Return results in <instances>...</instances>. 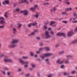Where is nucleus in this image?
Returning <instances> with one entry per match:
<instances>
[{
  "instance_id": "3c124183",
  "label": "nucleus",
  "mask_w": 77,
  "mask_h": 77,
  "mask_svg": "<svg viewBox=\"0 0 77 77\" xmlns=\"http://www.w3.org/2000/svg\"><path fill=\"white\" fill-rule=\"evenodd\" d=\"M66 11L67 12V11H69L68 8H66L65 9Z\"/></svg>"
},
{
  "instance_id": "1a4fd4ad",
  "label": "nucleus",
  "mask_w": 77,
  "mask_h": 77,
  "mask_svg": "<svg viewBox=\"0 0 77 77\" xmlns=\"http://www.w3.org/2000/svg\"><path fill=\"white\" fill-rule=\"evenodd\" d=\"M10 2L9 0H5L4 2H3L2 4L3 5H5V3H6L7 4H8Z\"/></svg>"
},
{
  "instance_id": "e433bc0d",
  "label": "nucleus",
  "mask_w": 77,
  "mask_h": 77,
  "mask_svg": "<svg viewBox=\"0 0 77 77\" xmlns=\"http://www.w3.org/2000/svg\"><path fill=\"white\" fill-rule=\"evenodd\" d=\"M31 65L32 68H35V66L33 64H31Z\"/></svg>"
},
{
  "instance_id": "f03ea898",
  "label": "nucleus",
  "mask_w": 77,
  "mask_h": 77,
  "mask_svg": "<svg viewBox=\"0 0 77 77\" xmlns=\"http://www.w3.org/2000/svg\"><path fill=\"white\" fill-rule=\"evenodd\" d=\"M19 61L20 63H21L22 65H24V64H26L24 66V67L26 68V67H27L28 66V64H29V62L26 61L24 62L23 61L22 58L19 59Z\"/></svg>"
},
{
  "instance_id": "f257e3e1",
  "label": "nucleus",
  "mask_w": 77,
  "mask_h": 77,
  "mask_svg": "<svg viewBox=\"0 0 77 77\" xmlns=\"http://www.w3.org/2000/svg\"><path fill=\"white\" fill-rule=\"evenodd\" d=\"M19 41L18 39H13L12 42H11V44L8 45V47H9V48H13L16 47L17 45L14 44L17 43Z\"/></svg>"
},
{
  "instance_id": "774afa93",
  "label": "nucleus",
  "mask_w": 77,
  "mask_h": 77,
  "mask_svg": "<svg viewBox=\"0 0 77 77\" xmlns=\"http://www.w3.org/2000/svg\"><path fill=\"white\" fill-rule=\"evenodd\" d=\"M51 28H48V30H51Z\"/></svg>"
},
{
  "instance_id": "864d4df0",
  "label": "nucleus",
  "mask_w": 77,
  "mask_h": 77,
  "mask_svg": "<svg viewBox=\"0 0 77 77\" xmlns=\"http://www.w3.org/2000/svg\"><path fill=\"white\" fill-rule=\"evenodd\" d=\"M48 22H47L45 23V25H47V24H48Z\"/></svg>"
},
{
  "instance_id": "680f3d73",
  "label": "nucleus",
  "mask_w": 77,
  "mask_h": 77,
  "mask_svg": "<svg viewBox=\"0 0 77 77\" xmlns=\"http://www.w3.org/2000/svg\"><path fill=\"white\" fill-rule=\"evenodd\" d=\"M59 44H57V45H56V47H59Z\"/></svg>"
},
{
  "instance_id": "473e14b6",
  "label": "nucleus",
  "mask_w": 77,
  "mask_h": 77,
  "mask_svg": "<svg viewBox=\"0 0 77 77\" xmlns=\"http://www.w3.org/2000/svg\"><path fill=\"white\" fill-rule=\"evenodd\" d=\"M72 23H77V20L72 21Z\"/></svg>"
},
{
  "instance_id": "4468645a",
  "label": "nucleus",
  "mask_w": 77,
  "mask_h": 77,
  "mask_svg": "<svg viewBox=\"0 0 77 77\" xmlns=\"http://www.w3.org/2000/svg\"><path fill=\"white\" fill-rule=\"evenodd\" d=\"M53 10L54 11H56V8L55 7H54L53 8H52L51 9V11H52V10Z\"/></svg>"
},
{
  "instance_id": "8fccbe9b",
  "label": "nucleus",
  "mask_w": 77,
  "mask_h": 77,
  "mask_svg": "<svg viewBox=\"0 0 77 77\" xmlns=\"http://www.w3.org/2000/svg\"><path fill=\"white\" fill-rule=\"evenodd\" d=\"M68 62H69L68 61V60H67L65 61L66 63H68Z\"/></svg>"
},
{
  "instance_id": "09e8293b",
  "label": "nucleus",
  "mask_w": 77,
  "mask_h": 77,
  "mask_svg": "<svg viewBox=\"0 0 77 77\" xmlns=\"http://www.w3.org/2000/svg\"><path fill=\"white\" fill-rule=\"evenodd\" d=\"M2 74H4V75H5L6 74V73H5V71H2Z\"/></svg>"
},
{
  "instance_id": "5701e85b",
  "label": "nucleus",
  "mask_w": 77,
  "mask_h": 77,
  "mask_svg": "<svg viewBox=\"0 0 77 77\" xmlns=\"http://www.w3.org/2000/svg\"><path fill=\"white\" fill-rule=\"evenodd\" d=\"M73 14L74 17H77V13H75V12H73Z\"/></svg>"
},
{
  "instance_id": "bf43d9fd",
  "label": "nucleus",
  "mask_w": 77,
  "mask_h": 77,
  "mask_svg": "<svg viewBox=\"0 0 77 77\" xmlns=\"http://www.w3.org/2000/svg\"><path fill=\"white\" fill-rule=\"evenodd\" d=\"M77 19V17H74L73 18V20H75Z\"/></svg>"
},
{
  "instance_id": "a211bd4d",
  "label": "nucleus",
  "mask_w": 77,
  "mask_h": 77,
  "mask_svg": "<svg viewBox=\"0 0 77 77\" xmlns=\"http://www.w3.org/2000/svg\"><path fill=\"white\" fill-rule=\"evenodd\" d=\"M17 32V30L15 28H14L13 29V33H15Z\"/></svg>"
},
{
  "instance_id": "4be33fe9",
  "label": "nucleus",
  "mask_w": 77,
  "mask_h": 77,
  "mask_svg": "<svg viewBox=\"0 0 77 77\" xmlns=\"http://www.w3.org/2000/svg\"><path fill=\"white\" fill-rule=\"evenodd\" d=\"M34 17H35L36 18H38V17H39V15L38 14H35L34 15Z\"/></svg>"
},
{
  "instance_id": "49530a36",
  "label": "nucleus",
  "mask_w": 77,
  "mask_h": 77,
  "mask_svg": "<svg viewBox=\"0 0 77 77\" xmlns=\"http://www.w3.org/2000/svg\"><path fill=\"white\" fill-rule=\"evenodd\" d=\"M65 3H66L67 5H69V4H70L69 2H66Z\"/></svg>"
},
{
  "instance_id": "6e6d98bb",
  "label": "nucleus",
  "mask_w": 77,
  "mask_h": 77,
  "mask_svg": "<svg viewBox=\"0 0 77 77\" xmlns=\"http://www.w3.org/2000/svg\"><path fill=\"white\" fill-rule=\"evenodd\" d=\"M3 54H1L0 55V57H3Z\"/></svg>"
},
{
  "instance_id": "a19ab883",
  "label": "nucleus",
  "mask_w": 77,
  "mask_h": 77,
  "mask_svg": "<svg viewBox=\"0 0 77 77\" xmlns=\"http://www.w3.org/2000/svg\"><path fill=\"white\" fill-rule=\"evenodd\" d=\"M62 22L65 23V24H66V23H67V21H62Z\"/></svg>"
},
{
  "instance_id": "f704fd0d",
  "label": "nucleus",
  "mask_w": 77,
  "mask_h": 77,
  "mask_svg": "<svg viewBox=\"0 0 77 77\" xmlns=\"http://www.w3.org/2000/svg\"><path fill=\"white\" fill-rule=\"evenodd\" d=\"M44 5H49V3H44L43 4Z\"/></svg>"
},
{
  "instance_id": "f8f14e48",
  "label": "nucleus",
  "mask_w": 77,
  "mask_h": 77,
  "mask_svg": "<svg viewBox=\"0 0 77 77\" xmlns=\"http://www.w3.org/2000/svg\"><path fill=\"white\" fill-rule=\"evenodd\" d=\"M73 33V32L71 31L67 33V36H71L72 35Z\"/></svg>"
},
{
  "instance_id": "cd10ccee",
  "label": "nucleus",
  "mask_w": 77,
  "mask_h": 77,
  "mask_svg": "<svg viewBox=\"0 0 77 77\" xmlns=\"http://www.w3.org/2000/svg\"><path fill=\"white\" fill-rule=\"evenodd\" d=\"M30 10L32 11H35V9L34 8H30Z\"/></svg>"
},
{
  "instance_id": "4d7b16f0",
  "label": "nucleus",
  "mask_w": 77,
  "mask_h": 77,
  "mask_svg": "<svg viewBox=\"0 0 77 77\" xmlns=\"http://www.w3.org/2000/svg\"><path fill=\"white\" fill-rule=\"evenodd\" d=\"M34 56V57H37V55L35 54V55Z\"/></svg>"
},
{
  "instance_id": "c85d7f7f",
  "label": "nucleus",
  "mask_w": 77,
  "mask_h": 77,
  "mask_svg": "<svg viewBox=\"0 0 77 77\" xmlns=\"http://www.w3.org/2000/svg\"><path fill=\"white\" fill-rule=\"evenodd\" d=\"M45 49L46 51H49V50H50V49H49V48H45Z\"/></svg>"
},
{
  "instance_id": "603ef678",
  "label": "nucleus",
  "mask_w": 77,
  "mask_h": 77,
  "mask_svg": "<svg viewBox=\"0 0 77 77\" xmlns=\"http://www.w3.org/2000/svg\"><path fill=\"white\" fill-rule=\"evenodd\" d=\"M43 50V48H42L39 49V51H41V50Z\"/></svg>"
},
{
  "instance_id": "5fc2aeb1",
  "label": "nucleus",
  "mask_w": 77,
  "mask_h": 77,
  "mask_svg": "<svg viewBox=\"0 0 77 77\" xmlns=\"http://www.w3.org/2000/svg\"><path fill=\"white\" fill-rule=\"evenodd\" d=\"M40 46H42V45H43V44H42V43L41 42L40 43Z\"/></svg>"
},
{
  "instance_id": "0eeeda50",
  "label": "nucleus",
  "mask_w": 77,
  "mask_h": 77,
  "mask_svg": "<svg viewBox=\"0 0 77 77\" xmlns=\"http://www.w3.org/2000/svg\"><path fill=\"white\" fill-rule=\"evenodd\" d=\"M57 36H64V37H65V33H57Z\"/></svg>"
},
{
  "instance_id": "4c0bfd02",
  "label": "nucleus",
  "mask_w": 77,
  "mask_h": 77,
  "mask_svg": "<svg viewBox=\"0 0 77 77\" xmlns=\"http://www.w3.org/2000/svg\"><path fill=\"white\" fill-rule=\"evenodd\" d=\"M22 25L21 24H19L18 25V27H21Z\"/></svg>"
},
{
  "instance_id": "423d86ee",
  "label": "nucleus",
  "mask_w": 77,
  "mask_h": 77,
  "mask_svg": "<svg viewBox=\"0 0 77 77\" xmlns=\"http://www.w3.org/2000/svg\"><path fill=\"white\" fill-rule=\"evenodd\" d=\"M27 3V4H29V2L27 0H23L22 1H21L20 2H19L18 3H19V4H21V3Z\"/></svg>"
},
{
  "instance_id": "a878e982",
  "label": "nucleus",
  "mask_w": 77,
  "mask_h": 77,
  "mask_svg": "<svg viewBox=\"0 0 77 77\" xmlns=\"http://www.w3.org/2000/svg\"><path fill=\"white\" fill-rule=\"evenodd\" d=\"M63 53H64V51H62L60 52L59 53V54H63Z\"/></svg>"
},
{
  "instance_id": "c03bdc74",
  "label": "nucleus",
  "mask_w": 77,
  "mask_h": 77,
  "mask_svg": "<svg viewBox=\"0 0 77 77\" xmlns=\"http://www.w3.org/2000/svg\"><path fill=\"white\" fill-rule=\"evenodd\" d=\"M63 67H64V65H61L60 66L61 68H63Z\"/></svg>"
},
{
  "instance_id": "37998d69",
  "label": "nucleus",
  "mask_w": 77,
  "mask_h": 77,
  "mask_svg": "<svg viewBox=\"0 0 77 77\" xmlns=\"http://www.w3.org/2000/svg\"><path fill=\"white\" fill-rule=\"evenodd\" d=\"M44 29H47V26H44Z\"/></svg>"
},
{
  "instance_id": "ea45409f",
  "label": "nucleus",
  "mask_w": 77,
  "mask_h": 77,
  "mask_svg": "<svg viewBox=\"0 0 77 77\" xmlns=\"http://www.w3.org/2000/svg\"><path fill=\"white\" fill-rule=\"evenodd\" d=\"M30 75V74L29 73L26 74L25 75V76L26 77H29V76Z\"/></svg>"
},
{
  "instance_id": "69168bd1",
  "label": "nucleus",
  "mask_w": 77,
  "mask_h": 77,
  "mask_svg": "<svg viewBox=\"0 0 77 77\" xmlns=\"http://www.w3.org/2000/svg\"><path fill=\"white\" fill-rule=\"evenodd\" d=\"M36 53H37V54L39 53H40V51H37L36 52Z\"/></svg>"
},
{
  "instance_id": "9d476101",
  "label": "nucleus",
  "mask_w": 77,
  "mask_h": 77,
  "mask_svg": "<svg viewBox=\"0 0 77 77\" xmlns=\"http://www.w3.org/2000/svg\"><path fill=\"white\" fill-rule=\"evenodd\" d=\"M60 59H58L57 61V63H59V64H62V63H63V61H60Z\"/></svg>"
},
{
  "instance_id": "b1692460",
  "label": "nucleus",
  "mask_w": 77,
  "mask_h": 77,
  "mask_svg": "<svg viewBox=\"0 0 77 77\" xmlns=\"http://www.w3.org/2000/svg\"><path fill=\"white\" fill-rule=\"evenodd\" d=\"M33 54H34L33 52H30V55L31 56H33Z\"/></svg>"
},
{
  "instance_id": "c756f323",
  "label": "nucleus",
  "mask_w": 77,
  "mask_h": 77,
  "mask_svg": "<svg viewBox=\"0 0 77 77\" xmlns=\"http://www.w3.org/2000/svg\"><path fill=\"white\" fill-rule=\"evenodd\" d=\"M74 73H75V71H72V72H71V74H74Z\"/></svg>"
},
{
  "instance_id": "c9c22d12",
  "label": "nucleus",
  "mask_w": 77,
  "mask_h": 77,
  "mask_svg": "<svg viewBox=\"0 0 77 77\" xmlns=\"http://www.w3.org/2000/svg\"><path fill=\"white\" fill-rule=\"evenodd\" d=\"M53 75L52 74H50V75H48V77H52Z\"/></svg>"
},
{
  "instance_id": "20e7f679",
  "label": "nucleus",
  "mask_w": 77,
  "mask_h": 77,
  "mask_svg": "<svg viewBox=\"0 0 77 77\" xmlns=\"http://www.w3.org/2000/svg\"><path fill=\"white\" fill-rule=\"evenodd\" d=\"M45 36L46 38H50V35H49L48 31H46L45 32Z\"/></svg>"
},
{
  "instance_id": "0e129e2a",
  "label": "nucleus",
  "mask_w": 77,
  "mask_h": 77,
  "mask_svg": "<svg viewBox=\"0 0 77 77\" xmlns=\"http://www.w3.org/2000/svg\"><path fill=\"white\" fill-rule=\"evenodd\" d=\"M7 75H10V72H8Z\"/></svg>"
},
{
  "instance_id": "2eb2a0df",
  "label": "nucleus",
  "mask_w": 77,
  "mask_h": 77,
  "mask_svg": "<svg viewBox=\"0 0 77 77\" xmlns=\"http://www.w3.org/2000/svg\"><path fill=\"white\" fill-rule=\"evenodd\" d=\"M0 24H6V22H5V21L3 20H2L0 21Z\"/></svg>"
},
{
  "instance_id": "39448f33",
  "label": "nucleus",
  "mask_w": 77,
  "mask_h": 77,
  "mask_svg": "<svg viewBox=\"0 0 77 77\" xmlns=\"http://www.w3.org/2000/svg\"><path fill=\"white\" fill-rule=\"evenodd\" d=\"M20 13L23 14L24 15H27V11L26 10L22 11H20Z\"/></svg>"
},
{
  "instance_id": "9b49d317",
  "label": "nucleus",
  "mask_w": 77,
  "mask_h": 77,
  "mask_svg": "<svg viewBox=\"0 0 77 77\" xmlns=\"http://www.w3.org/2000/svg\"><path fill=\"white\" fill-rule=\"evenodd\" d=\"M38 30H35L33 32H32L31 34H29V36H31V35H33L35 34V33L37 32Z\"/></svg>"
},
{
  "instance_id": "de8ad7c7",
  "label": "nucleus",
  "mask_w": 77,
  "mask_h": 77,
  "mask_svg": "<svg viewBox=\"0 0 77 77\" xmlns=\"http://www.w3.org/2000/svg\"><path fill=\"white\" fill-rule=\"evenodd\" d=\"M36 39L37 40H39V39H40V38L37 37H36Z\"/></svg>"
},
{
  "instance_id": "338daca9",
  "label": "nucleus",
  "mask_w": 77,
  "mask_h": 77,
  "mask_svg": "<svg viewBox=\"0 0 77 77\" xmlns=\"http://www.w3.org/2000/svg\"><path fill=\"white\" fill-rule=\"evenodd\" d=\"M48 59H46L45 60L46 62H47V61H48Z\"/></svg>"
},
{
  "instance_id": "bb28decb",
  "label": "nucleus",
  "mask_w": 77,
  "mask_h": 77,
  "mask_svg": "<svg viewBox=\"0 0 77 77\" xmlns=\"http://www.w3.org/2000/svg\"><path fill=\"white\" fill-rule=\"evenodd\" d=\"M50 33L51 34V35H54V32H53L52 31H51L50 32Z\"/></svg>"
},
{
  "instance_id": "052dcab7",
  "label": "nucleus",
  "mask_w": 77,
  "mask_h": 77,
  "mask_svg": "<svg viewBox=\"0 0 77 77\" xmlns=\"http://www.w3.org/2000/svg\"><path fill=\"white\" fill-rule=\"evenodd\" d=\"M69 9V11H71L72 8H68Z\"/></svg>"
},
{
  "instance_id": "79ce46f5",
  "label": "nucleus",
  "mask_w": 77,
  "mask_h": 77,
  "mask_svg": "<svg viewBox=\"0 0 77 77\" xmlns=\"http://www.w3.org/2000/svg\"><path fill=\"white\" fill-rule=\"evenodd\" d=\"M5 27V25L1 26H0V28L2 29V28H3V27Z\"/></svg>"
},
{
  "instance_id": "a18cd8bd",
  "label": "nucleus",
  "mask_w": 77,
  "mask_h": 77,
  "mask_svg": "<svg viewBox=\"0 0 77 77\" xmlns=\"http://www.w3.org/2000/svg\"><path fill=\"white\" fill-rule=\"evenodd\" d=\"M15 11H17L18 12H19L20 11V10H19V9H18V8H17V9H16Z\"/></svg>"
},
{
  "instance_id": "f3484780",
  "label": "nucleus",
  "mask_w": 77,
  "mask_h": 77,
  "mask_svg": "<svg viewBox=\"0 0 77 77\" xmlns=\"http://www.w3.org/2000/svg\"><path fill=\"white\" fill-rule=\"evenodd\" d=\"M63 74L64 75H69V73H66L65 72H63Z\"/></svg>"
},
{
  "instance_id": "72a5a7b5",
  "label": "nucleus",
  "mask_w": 77,
  "mask_h": 77,
  "mask_svg": "<svg viewBox=\"0 0 77 77\" xmlns=\"http://www.w3.org/2000/svg\"><path fill=\"white\" fill-rule=\"evenodd\" d=\"M74 32H77V27H76L74 30Z\"/></svg>"
},
{
  "instance_id": "dca6fc26",
  "label": "nucleus",
  "mask_w": 77,
  "mask_h": 77,
  "mask_svg": "<svg viewBox=\"0 0 77 77\" xmlns=\"http://www.w3.org/2000/svg\"><path fill=\"white\" fill-rule=\"evenodd\" d=\"M8 14V12H6L4 14V16L5 17V18H7L8 17V15H7Z\"/></svg>"
},
{
  "instance_id": "6e6552de",
  "label": "nucleus",
  "mask_w": 77,
  "mask_h": 77,
  "mask_svg": "<svg viewBox=\"0 0 77 77\" xmlns=\"http://www.w3.org/2000/svg\"><path fill=\"white\" fill-rule=\"evenodd\" d=\"M37 24V23L36 22H35L33 23H29L28 25V26L29 27H30L31 26H35V25H36Z\"/></svg>"
},
{
  "instance_id": "412c9836",
  "label": "nucleus",
  "mask_w": 77,
  "mask_h": 77,
  "mask_svg": "<svg viewBox=\"0 0 77 77\" xmlns=\"http://www.w3.org/2000/svg\"><path fill=\"white\" fill-rule=\"evenodd\" d=\"M55 23V22L51 21V23L50 24V25H53V24H54Z\"/></svg>"
},
{
  "instance_id": "13d9d810",
  "label": "nucleus",
  "mask_w": 77,
  "mask_h": 77,
  "mask_svg": "<svg viewBox=\"0 0 77 77\" xmlns=\"http://www.w3.org/2000/svg\"><path fill=\"white\" fill-rule=\"evenodd\" d=\"M66 14V12H62V15H64V14Z\"/></svg>"
},
{
  "instance_id": "e2e57ef3",
  "label": "nucleus",
  "mask_w": 77,
  "mask_h": 77,
  "mask_svg": "<svg viewBox=\"0 0 77 77\" xmlns=\"http://www.w3.org/2000/svg\"><path fill=\"white\" fill-rule=\"evenodd\" d=\"M18 71H21V69H18Z\"/></svg>"
},
{
  "instance_id": "7ed1b4c3",
  "label": "nucleus",
  "mask_w": 77,
  "mask_h": 77,
  "mask_svg": "<svg viewBox=\"0 0 77 77\" xmlns=\"http://www.w3.org/2000/svg\"><path fill=\"white\" fill-rule=\"evenodd\" d=\"M51 55H53V54L51 53L45 54H44V55L42 56L41 58L42 59H44L45 57H48V56H50Z\"/></svg>"
},
{
  "instance_id": "393cba45",
  "label": "nucleus",
  "mask_w": 77,
  "mask_h": 77,
  "mask_svg": "<svg viewBox=\"0 0 77 77\" xmlns=\"http://www.w3.org/2000/svg\"><path fill=\"white\" fill-rule=\"evenodd\" d=\"M5 18L2 17H0V20H4Z\"/></svg>"
},
{
  "instance_id": "58836bf2",
  "label": "nucleus",
  "mask_w": 77,
  "mask_h": 77,
  "mask_svg": "<svg viewBox=\"0 0 77 77\" xmlns=\"http://www.w3.org/2000/svg\"><path fill=\"white\" fill-rule=\"evenodd\" d=\"M4 69L5 70H8V69H9V68L7 67H5L4 68Z\"/></svg>"
},
{
  "instance_id": "ddd939ff",
  "label": "nucleus",
  "mask_w": 77,
  "mask_h": 77,
  "mask_svg": "<svg viewBox=\"0 0 77 77\" xmlns=\"http://www.w3.org/2000/svg\"><path fill=\"white\" fill-rule=\"evenodd\" d=\"M4 60L5 62H12V60L11 59H4Z\"/></svg>"
},
{
  "instance_id": "aec40b11",
  "label": "nucleus",
  "mask_w": 77,
  "mask_h": 77,
  "mask_svg": "<svg viewBox=\"0 0 77 77\" xmlns=\"http://www.w3.org/2000/svg\"><path fill=\"white\" fill-rule=\"evenodd\" d=\"M72 43H77V39L72 42Z\"/></svg>"
},
{
  "instance_id": "2f4dec72",
  "label": "nucleus",
  "mask_w": 77,
  "mask_h": 77,
  "mask_svg": "<svg viewBox=\"0 0 77 77\" xmlns=\"http://www.w3.org/2000/svg\"><path fill=\"white\" fill-rule=\"evenodd\" d=\"M38 8V5H35L34 6V8L35 9Z\"/></svg>"
},
{
  "instance_id": "6ab92c4d",
  "label": "nucleus",
  "mask_w": 77,
  "mask_h": 77,
  "mask_svg": "<svg viewBox=\"0 0 77 77\" xmlns=\"http://www.w3.org/2000/svg\"><path fill=\"white\" fill-rule=\"evenodd\" d=\"M67 57V58H69V57L72 58V57H73V56H72V55H68L66 56Z\"/></svg>"
},
{
  "instance_id": "7c9ffc66",
  "label": "nucleus",
  "mask_w": 77,
  "mask_h": 77,
  "mask_svg": "<svg viewBox=\"0 0 77 77\" xmlns=\"http://www.w3.org/2000/svg\"><path fill=\"white\" fill-rule=\"evenodd\" d=\"M22 59H27V57H22Z\"/></svg>"
}]
</instances>
